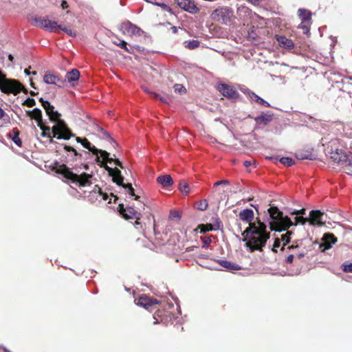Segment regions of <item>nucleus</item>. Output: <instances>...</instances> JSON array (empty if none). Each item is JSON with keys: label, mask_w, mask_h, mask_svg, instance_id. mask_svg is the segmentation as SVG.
<instances>
[{"label": "nucleus", "mask_w": 352, "mask_h": 352, "mask_svg": "<svg viewBox=\"0 0 352 352\" xmlns=\"http://www.w3.org/2000/svg\"><path fill=\"white\" fill-rule=\"evenodd\" d=\"M324 214L320 210H311L309 212V225L321 226L325 222Z\"/></svg>", "instance_id": "obj_15"}, {"label": "nucleus", "mask_w": 352, "mask_h": 352, "mask_svg": "<svg viewBox=\"0 0 352 352\" xmlns=\"http://www.w3.org/2000/svg\"><path fill=\"white\" fill-rule=\"evenodd\" d=\"M280 162L286 166H291L294 164V161L292 158L288 157H283L280 159Z\"/></svg>", "instance_id": "obj_34"}, {"label": "nucleus", "mask_w": 352, "mask_h": 352, "mask_svg": "<svg viewBox=\"0 0 352 352\" xmlns=\"http://www.w3.org/2000/svg\"><path fill=\"white\" fill-rule=\"evenodd\" d=\"M30 86H31L32 88L36 89L35 85H34V82H33V81H32V78H30Z\"/></svg>", "instance_id": "obj_62"}, {"label": "nucleus", "mask_w": 352, "mask_h": 352, "mask_svg": "<svg viewBox=\"0 0 352 352\" xmlns=\"http://www.w3.org/2000/svg\"><path fill=\"white\" fill-rule=\"evenodd\" d=\"M52 170L57 174L61 175L72 184H78L80 187L88 186L92 184L90 181V179L93 177L91 174L82 173L80 175H77L73 173L71 169L64 164H60L58 162H56L52 166Z\"/></svg>", "instance_id": "obj_3"}, {"label": "nucleus", "mask_w": 352, "mask_h": 352, "mask_svg": "<svg viewBox=\"0 0 352 352\" xmlns=\"http://www.w3.org/2000/svg\"><path fill=\"white\" fill-rule=\"evenodd\" d=\"M61 7L64 10L67 9L69 7L67 2L65 0L62 1Z\"/></svg>", "instance_id": "obj_57"}, {"label": "nucleus", "mask_w": 352, "mask_h": 352, "mask_svg": "<svg viewBox=\"0 0 352 352\" xmlns=\"http://www.w3.org/2000/svg\"><path fill=\"white\" fill-rule=\"evenodd\" d=\"M199 228L201 229V232H206L207 231L213 230H217L219 229V226H218L217 228H214L212 224H206V225H199Z\"/></svg>", "instance_id": "obj_33"}, {"label": "nucleus", "mask_w": 352, "mask_h": 352, "mask_svg": "<svg viewBox=\"0 0 352 352\" xmlns=\"http://www.w3.org/2000/svg\"><path fill=\"white\" fill-rule=\"evenodd\" d=\"M100 195H101V196L102 197V199H103V200H104V201L107 200V199H108V195H107L106 192H103L102 191V194H100Z\"/></svg>", "instance_id": "obj_58"}, {"label": "nucleus", "mask_w": 352, "mask_h": 352, "mask_svg": "<svg viewBox=\"0 0 352 352\" xmlns=\"http://www.w3.org/2000/svg\"><path fill=\"white\" fill-rule=\"evenodd\" d=\"M36 104V101L34 98H28L25 101L23 102L22 105L26 106L28 107H32Z\"/></svg>", "instance_id": "obj_38"}, {"label": "nucleus", "mask_w": 352, "mask_h": 352, "mask_svg": "<svg viewBox=\"0 0 352 352\" xmlns=\"http://www.w3.org/2000/svg\"><path fill=\"white\" fill-rule=\"evenodd\" d=\"M122 29L124 30V33L131 35L140 36L143 32V31L140 28L133 24L130 21L124 22L122 24Z\"/></svg>", "instance_id": "obj_17"}, {"label": "nucleus", "mask_w": 352, "mask_h": 352, "mask_svg": "<svg viewBox=\"0 0 352 352\" xmlns=\"http://www.w3.org/2000/svg\"><path fill=\"white\" fill-rule=\"evenodd\" d=\"M305 212V209L302 208L300 210H297V211H295L292 213V214H296V216L294 218V221H295L294 224L295 225H298V224L303 225L308 220L307 218H305L302 216H298V214H304Z\"/></svg>", "instance_id": "obj_24"}, {"label": "nucleus", "mask_w": 352, "mask_h": 352, "mask_svg": "<svg viewBox=\"0 0 352 352\" xmlns=\"http://www.w3.org/2000/svg\"><path fill=\"white\" fill-rule=\"evenodd\" d=\"M43 81L48 85H55L59 87L64 86L65 80L61 79L58 76L51 73L50 72H45L43 76Z\"/></svg>", "instance_id": "obj_16"}, {"label": "nucleus", "mask_w": 352, "mask_h": 352, "mask_svg": "<svg viewBox=\"0 0 352 352\" xmlns=\"http://www.w3.org/2000/svg\"><path fill=\"white\" fill-rule=\"evenodd\" d=\"M103 168L108 172L109 175L112 177V181L116 183L118 186H122L124 188L128 190V193L131 196L135 197V200H138L140 199V196L135 195L134 189L132 187L131 184H124V177L121 174V171L118 168H111L108 165H105L102 164Z\"/></svg>", "instance_id": "obj_6"}, {"label": "nucleus", "mask_w": 352, "mask_h": 352, "mask_svg": "<svg viewBox=\"0 0 352 352\" xmlns=\"http://www.w3.org/2000/svg\"><path fill=\"white\" fill-rule=\"evenodd\" d=\"M186 43H187L186 45V47L190 50H195L200 45V42L197 40H191Z\"/></svg>", "instance_id": "obj_32"}, {"label": "nucleus", "mask_w": 352, "mask_h": 352, "mask_svg": "<svg viewBox=\"0 0 352 352\" xmlns=\"http://www.w3.org/2000/svg\"><path fill=\"white\" fill-rule=\"evenodd\" d=\"M118 211L120 212V213L124 217V214H125L126 210V208H124V204H120L118 205Z\"/></svg>", "instance_id": "obj_49"}, {"label": "nucleus", "mask_w": 352, "mask_h": 352, "mask_svg": "<svg viewBox=\"0 0 352 352\" xmlns=\"http://www.w3.org/2000/svg\"><path fill=\"white\" fill-rule=\"evenodd\" d=\"M174 89L175 92H178L179 94H183L186 92L185 87L180 84H175L174 86Z\"/></svg>", "instance_id": "obj_42"}, {"label": "nucleus", "mask_w": 352, "mask_h": 352, "mask_svg": "<svg viewBox=\"0 0 352 352\" xmlns=\"http://www.w3.org/2000/svg\"><path fill=\"white\" fill-rule=\"evenodd\" d=\"M346 159H344V166H349L352 168V153L348 152L346 153Z\"/></svg>", "instance_id": "obj_37"}, {"label": "nucleus", "mask_w": 352, "mask_h": 352, "mask_svg": "<svg viewBox=\"0 0 352 352\" xmlns=\"http://www.w3.org/2000/svg\"><path fill=\"white\" fill-rule=\"evenodd\" d=\"M207 208H208V202L206 199L201 200L197 204V209H199V210L204 211V210H206Z\"/></svg>", "instance_id": "obj_39"}, {"label": "nucleus", "mask_w": 352, "mask_h": 352, "mask_svg": "<svg viewBox=\"0 0 352 352\" xmlns=\"http://www.w3.org/2000/svg\"><path fill=\"white\" fill-rule=\"evenodd\" d=\"M292 234V232L287 231L285 234L281 235L280 240L283 242V247L290 241V236Z\"/></svg>", "instance_id": "obj_35"}, {"label": "nucleus", "mask_w": 352, "mask_h": 352, "mask_svg": "<svg viewBox=\"0 0 352 352\" xmlns=\"http://www.w3.org/2000/svg\"><path fill=\"white\" fill-rule=\"evenodd\" d=\"M280 239L276 238L274 241L272 250L274 252H277L276 248H278L280 246Z\"/></svg>", "instance_id": "obj_46"}, {"label": "nucleus", "mask_w": 352, "mask_h": 352, "mask_svg": "<svg viewBox=\"0 0 352 352\" xmlns=\"http://www.w3.org/2000/svg\"><path fill=\"white\" fill-rule=\"evenodd\" d=\"M34 25L41 28L48 30L51 32L60 33L61 25H58L57 22L51 21L45 17H35L34 19Z\"/></svg>", "instance_id": "obj_8"}, {"label": "nucleus", "mask_w": 352, "mask_h": 352, "mask_svg": "<svg viewBox=\"0 0 352 352\" xmlns=\"http://www.w3.org/2000/svg\"><path fill=\"white\" fill-rule=\"evenodd\" d=\"M8 59H9L10 61H13V60H14V56H13L12 54H9V55H8Z\"/></svg>", "instance_id": "obj_64"}, {"label": "nucleus", "mask_w": 352, "mask_h": 352, "mask_svg": "<svg viewBox=\"0 0 352 352\" xmlns=\"http://www.w3.org/2000/svg\"><path fill=\"white\" fill-rule=\"evenodd\" d=\"M342 270L345 272H352V263H343Z\"/></svg>", "instance_id": "obj_43"}, {"label": "nucleus", "mask_w": 352, "mask_h": 352, "mask_svg": "<svg viewBox=\"0 0 352 352\" xmlns=\"http://www.w3.org/2000/svg\"><path fill=\"white\" fill-rule=\"evenodd\" d=\"M219 263L223 267H226L227 269L230 270H240L241 267H239L237 265L232 264L231 262L228 261L226 260H220L219 261Z\"/></svg>", "instance_id": "obj_29"}, {"label": "nucleus", "mask_w": 352, "mask_h": 352, "mask_svg": "<svg viewBox=\"0 0 352 352\" xmlns=\"http://www.w3.org/2000/svg\"><path fill=\"white\" fill-rule=\"evenodd\" d=\"M139 216H141V214L138 212L133 207H126V210L123 217L126 219H133L137 218Z\"/></svg>", "instance_id": "obj_25"}, {"label": "nucleus", "mask_w": 352, "mask_h": 352, "mask_svg": "<svg viewBox=\"0 0 352 352\" xmlns=\"http://www.w3.org/2000/svg\"><path fill=\"white\" fill-rule=\"evenodd\" d=\"M173 217H178L179 218L180 217V215H179V213L178 212H175L173 214Z\"/></svg>", "instance_id": "obj_60"}, {"label": "nucleus", "mask_w": 352, "mask_h": 352, "mask_svg": "<svg viewBox=\"0 0 352 352\" xmlns=\"http://www.w3.org/2000/svg\"><path fill=\"white\" fill-rule=\"evenodd\" d=\"M298 15L302 21H305L308 19V16H306L307 10L305 9H299L298 11Z\"/></svg>", "instance_id": "obj_44"}, {"label": "nucleus", "mask_w": 352, "mask_h": 352, "mask_svg": "<svg viewBox=\"0 0 352 352\" xmlns=\"http://www.w3.org/2000/svg\"><path fill=\"white\" fill-rule=\"evenodd\" d=\"M337 242V238L331 233H326L322 238V242L314 241L311 246L314 250H320L324 252L325 250L330 249L333 244Z\"/></svg>", "instance_id": "obj_9"}, {"label": "nucleus", "mask_w": 352, "mask_h": 352, "mask_svg": "<svg viewBox=\"0 0 352 352\" xmlns=\"http://www.w3.org/2000/svg\"><path fill=\"white\" fill-rule=\"evenodd\" d=\"M179 190L184 195H188L190 192V187L186 180H180L179 182Z\"/></svg>", "instance_id": "obj_28"}, {"label": "nucleus", "mask_w": 352, "mask_h": 352, "mask_svg": "<svg viewBox=\"0 0 352 352\" xmlns=\"http://www.w3.org/2000/svg\"><path fill=\"white\" fill-rule=\"evenodd\" d=\"M293 260H294V255L290 254L287 257L286 262L288 263H292L293 262Z\"/></svg>", "instance_id": "obj_56"}, {"label": "nucleus", "mask_w": 352, "mask_h": 352, "mask_svg": "<svg viewBox=\"0 0 352 352\" xmlns=\"http://www.w3.org/2000/svg\"><path fill=\"white\" fill-rule=\"evenodd\" d=\"M76 140L78 143H80L82 146L91 151L94 155H96V162L98 166L103 168V164L107 165V162H111L112 158L109 157V153L104 150L97 148L95 146H93L91 142L85 138H81L80 137H76Z\"/></svg>", "instance_id": "obj_5"}, {"label": "nucleus", "mask_w": 352, "mask_h": 352, "mask_svg": "<svg viewBox=\"0 0 352 352\" xmlns=\"http://www.w3.org/2000/svg\"><path fill=\"white\" fill-rule=\"evenodd\" d=\"M20 131L17 128H14L10 133L9 137L12 138V141L19 146L22 144V141L19 138Z\"/></svg>", "instance_id": "obj_26"}, {"label": "nucleus", "mask_w": 352, "mask_h": 352, "mask_svg": "<svg viewBox=\"0 0 352 352\" xmlns=\"http://www.w3.org/2000/svg\"><path fill=\"white\" fill-rule=\"evenodd\" d=\"M60 30L65 32L67 34L71 36H73V37H75L76 36V31L72 30V29H69V28H67V27H63L62 26V28H60Z\"/></svg>", "instance_id": "obj_40"}, {"label": "nucleus", "mask_w": 352, "mask_h": 352, "mask_svg": "<svg viewBox=\"0 0 352 352\" xmlns=\"http://www.w3.org/2000/svg\"><path fill=\"white\" fill-rule=\"evenodd\" d=\"M157 182L164 188H168L173 184V180L170 175H160L157 177Z\"/></svg>", "instance_id": "obj_21"}, {"label": "nucleus", "mask_w": 352, "mask_h": 352, "mask_svg": "<svg viewBox=\"0 0 352 352\" xmlns=\"http://www.w3.org/2000/svg\"><path fill=\"white\" fill-rule=\"evenodd\" d=\"M243 165L245 166V167H248L251 165V162L250 161H245L243 162Z\"/></svg>", "instance_id": "obj_59"}, {"label": "nucleus", "mask_w": 352, "mask_h": 352, "mask_svg": "<svg viewBox=\"0 0 352 352\" xmlns=\"http://www.w3.org/2000/svg\"><path fill=\"white\" fill-rule=\"evenodd\" d=\"M159 6H160L164 10L167 11L170 13H173L172 9L167 5L164 3H157Z\"/></svg>", "instance_id": "obj_48"}, {"label": "nucleus", "mask_w": 352, "mask_h": 352, "mask_svg": "<svg viewBox=\"0 0 352 352\" xmlns=\"http://www.w3.org/2000/svg\"><path fill=\"white\" fill-rule=\"evenodd\" d=\"M346 153L341 150L336 149L331 153L330 158L340 165H344Z\"/></svg>", "instance_id": "obj_18"}, {"label": "nucleus", "mask_w": 352, "mask_h": 352, "mask_svg": "<svg viewBox=\"0 0 352 352\" xmlns=\"http://www.w3.org/2000/svg\"><path fill=\"white\" fill-rule=\"evenodd\" d=\"M174 2L180 8L189 13L196 14L199 12V8L192 0H174Z\"/></svg>", "instance_id": "obj_13"}, {"label": "nucleus", "mask_w": 352, "mask_h": 352, "mask_svg": "<svg viewBox=\"0 0 352 352\" xmlns=\"http://www.w3.org/2000/svg\"><path fill=\"white\" fill-rule=\"evenodd\" d=\"M257 125L266 126L272 120V115L270 113H262L259 116L254 118Z\"/></svg>", "instance_id": "obj_19"}, {"label": "nucleus", "mask_w": 352, "mask_h": 352, "mask_svg": "<svg viewBox=\"0 0 352 352\" xmlns=\"http://www.w3.org/2000/svg\"><path fill=\"white\" fill-rule=\"evenodd\" d=\"M149 94L153 97V98L156 100H160L162 102L166 103V99L164 97L160 96L159 94L155 93V92H149Z\"/></svg>", "instance_id": "obj_41"}, {"label": "nucleus", "mask_w": 352, "mask_h": 352, "mask_svg": "<svg viewBox=\"0 0 352 352\" xmlns=\"http://www.w3.org/2000/svg\"><path fill=\"white\" fill-rule=\"evenodd\" d=\"M267 211L271 219L270 228L272 231L286 230L294 224L287 216L283 217V212L280 211L276 206H270Z\"/></svg>", "instance_id": "obj_4"}, {"label": "nucleus", "mask_w": 352, "mask_h": 352, "mask_svg": "<svg viewBox=\"0 0 352 352\" xmlns=\"http://www.w3.org/2000/svg\"><path fill=\"white\" fill-rule=\"evenodd\" d=\"M1 87L0 89L3 93L17 95L21 91L22 84L16 80L6 79Z\"/></svg>", "instance_id": "obj_11"}, {"label": "nucleus", "mask_w": 352, "mask_h": 352, "mask_svg": "<svg viewBox=\"0 0 352 352\" xmlns=\"http://www.w3.org/2000/svg\"><path fill=\"white\" fill-rule=\"evenodd\" d=\"M211 18L213 21L228 25L231 23V19L233 16V12L231 9L226 7H221L215 9L211 14Z\"/></svg>", "instance_id": "obj_7"}, {"label": "nucleus", "mask_w": 352, "mask_h": 352, "mask_svg": "<svg viewBox=\"0 0 352 352\" xmlns=\"http://www.w3.org/2000/svg\"><path fill=\"white\" fill-rule=\"evenodd\" d=\"M80 78V72L77 69H72L66 74L65 79L70 83L77 81Z\"/></svg>", "instance_id": "obj_23"}, {"label": "nucleus", "mask_w": 352, "mask_h": 352, "mask_svg": "<svg viewBox=\"0 0 352 352\" xmlns=\"http://www.w3.org/2000/svg\"><path fill=\"white\" fill-rule=\"evenodd\" d=\"M37 126L42 130V133H41V136L42 137L51 138L50 131L52 129H50V126H45L43 124V123H40Z\"/></svg>", "instance_id": "obj_30"}, {"label": "nucleus", "mask_w": 352, "mask_h": 352, "mask_svg": "<svg viewBox=\"0 0 352 352\" xmlns=\"http://www.w3.org/2000/svg\"><path fill=\"white\" fill-rule=\"evenodd\" d=\"M39 102L42 104V106L44 109H45L47 107H50V102L47 100H44L43 98L39 99Z\"/></svg>", "instance_id": "obj_52"}, {"label": "nucleus", "mask_w": 352, "mask_h": 352, "mask_svg": "<svg viewBox=\"0 0 352 352\" xmlns=\"http://www.w3.org/2000/svg\"><path fill=\"white\" fill-rule=\"evenodd\" d=\"M64 150L67 152H72L74 154V156L75 157L74 160H77L82 157V155L80 153H78L74 147H72L71 146L65 144Z\"/></svg>", "instance_id": "obj_31"}, {"label": "nucleus", "mask_w": 352, "mask_h": 352, "mask_svg": "<svg viewBox=\"0 0 352 352\" xmlns=\"http://www.w3.org/2000/svg\"><path fill=\"white\" fill-rule=\"evenodd\" d=\"M30 67H29V68H28V69H25V71H24L25 74L27 76H29V75H30V74L36 75V74H37V73H36V72H30Z\"/></svg>", "instance_id": "obj_55"}, {"label": "nucleus", "mask_w": 352, "mask_h": 352, "mask_svg": "<svg viewBox=\"0 0 352 352\" xmlns=\"http://www.w3.org/2000/svg\"><path fill=\"white\" fill-rule=\"evenodd\" d=\"M160 311L159 309L157 310V311H155V313L154 314V316H153V318L155 320L153 323L154 324H157L159 323V321L157 318V316H160Z\"/></svg>", "instance_id": "obj_53"}, {"label": "nucleus", "mask_w": 352, "mask_h": 352, "mask_svg": "<svg viewBox=\"0 0 352 352\" xmlns=\"http://www.w3.org/2000/svg\"><path fill=\"white\" fill-rule=\"evenodd\" d=\"M44 109L49 116L50 120L56 124L52 128V133L54 138H56L58 140L63 139L68 140L72 137L76 136L68 127L65 122L60 118V114L58 111H54L53 105L50 104L49 107H47Z\"/></svg>", "instance_id": "obj_2"}, {"label": "nucleus", "mask_w": 352, "mask_h": 352, "mask_svg": "<svg viewBox=\"0 0 352 352\" xmlns=\"http://www.w3.org/2000/svg\"><path fill=\"white\" fill-rule=\"evenodd\" d=\"M21 91H23L24 94H28V90L24 88V87L22 85V88H21Z\"/></svg>", "instance_id": "obj_61"}, {"label": "nucleus", "mask_w": 352, "mask_h": 352, "mask_svg": "<svg viewBox=\"0 0 352 352\" xmlns=\"http://www.w3.org/2000/svg\"><path fill=\"white\" fill-rule=\"evenodd\" d=\"M114 43L119 46L120 48L124 50L126 52H129L127 48V43L124 41H120L119 43L115 41Z\"/></svg>", "instance_id": "obj_45"}, {"label": "nucleus", "mask_w": 352, "mask_h": 352, "mask_svg": "<svg viewBox=\"0 0 352 352\" xmlns=\"http://www.w3.org/2000/svg\"><path fill=\"white\" fill-rule=\"evenodd\" d=\"M228 180H221V181H218L217 182L214 183V186H219V185H221V184H228Z\"/></svg>", "instance_id": "obj_54"}, {"label": "nucleus", "mask_w": 352, "mask_h": 352, "mask_svg": "<svg viewBox=\"0 0 352 352\" xmlns=\"http://www.w3.org/2000/svg\"><path fill=\"white\" fill-rule=\"evenodd\" d=\"M239 219L249 223V226L242 232L243 241H246L245 246L251 252L256 250L263 251L267 240L270 237V233L267 231L265 223L257 217L253 221L254 213L252 209L246 208L239 213Z\"/></svg>", "instance_id": "obj_1"}, {"label": "nucleus", "mask_w": 352, "mask_h": 352, "mask_svg": "<svg viewBox=\"0 0 352 352\" xmlns=\"http://www.w3.org/2000/svg\"><path fill=\"white\" fill-rule=\"evenodd\" d=\"M276 38L280 47L285 49H292L294 47L293 41L284 36L276 35Z\"/></svg>", "instance_id": "obj_20"}, {"label": "nucleus", "mask_w": 352, "mask_h": 352, "mask_svg": "<svg viewBox=\"0 0 352 352\" xmlns=\"http://www.w3.org/2000/svg\"><path fill=\"white\" fill-rule=\"evenodd\" d=\"M91 193H95V194L100 195V194H102V190L99 187V186L95 185L94 187V189L91 191Z\"/></svg>", "instance_id": "obj_50"}, {"label": "nucleus", "mask_w": 352, "mask_h": 352, "mask_svg": "<svg viewBox=\"0 0 352 352\" xmlns=\"http://www.w3.org/2000/svg\"><path fill=\"white\" fill-rule=\"evenodd\" d=\"M111 158H112V160L111 161V162H110V163H111V162H114V164H115L116 166H119V167H120V168H124L122 163V162H121L118 159H113V157H111Z\"/></svg>", "instance_id": "obj_51"}, {"label": "nucleus", "mask_w": 352, "mask_h": 352, "mask_svg": "<svg viewBox=\"0 0 352 352\" xmlns=\"http://www.w3.org/2000/svg\"><path fill=\"white\" fill-rule=\"evenodd\" d=\"M30 94L32 96H34L37 95V94H38V93L34 92V91H30Z\"/></svg>", "instance_id": "obj_63"}, {"label": "nucleus", "mask_w": 352, "mask_h": 352, "mask_svg": "<svg viewBox=\"0 0 352 352\" xmlns=\"http://www.w3.org/2000/svg\"><path fill=\"white\" fill-rule=\"evenodd\" d=\"M218 91L226 98L236 99L239 97V92L232 87L221 83L217 86Z\"/></svg>", "instance_id": "obj_14"}, {"label": "nucleus", "mask_w": 352, "mask_h": 352, "mask_svg": "<svg viewBox=\"0 0 352 352\" xmlns=\"http://www.w3.org/2000/svg\"><path fill=\"white\" fill-rule=\"evenodd\" d=\"M249 96L250 98L254 102H257L258 104H260L265 107H270V104L265 101V100H263V98H261V97H259L257 94H256L254 92H250L249 93Z\"/></svg>", "instance_id": "obj_27"}, {"label": "nucleus", "mask_w": 352, "mask_h": 352, "mask_svg": "<svg viewBox=\"0 0 352 352\" xmlns=\"http://www.w3.org/2000/svg\"><path fill=\"white\" fill-rule=\"evenodd\" d=\"M0 119L3 120L4 124L10 123V116L0 107Z\"/></svg>", "instance_id": "obj_36"}, {"label": "nucleus", "mask_w": 352, "mask_h": 352, "mask_svg": "<svg viewBox=\"0 0 352 352\" xmlns=\"http://www.w3.org/2000/svg\"><path fill=\"white\" fill-rule=\"evenodd\" d=\"M147 222L142 221L140 219V216L135 218V221L133 223L135 228L139 231L142 232L144 234H145V230L151 227L155 230V221L154 217L152 215H149L147 217Z\"/></svg>", "instance_id": "obj_12"}, {"label": "nucleus", "mask_w": 352, "mask_h": 352, "mask_svg": "<svg viewBox=\"0 0 352 352\" xmlns=\"http://www.w3.org/2000/svg\"><path fill=\"white\" fill-rule=\"evenodd\" d=\"M104 138L109 139L111 142H112V143H113L115 145H117V143L114 141V140L111 138L110 133L107 131H104L102 133Z\"/></svg>", "instance_id": "obj_47"}, {"label": "nucleus", "mask_w": 352, "mask_h": 352, "mask_svg": "<svg viewBox=\"0 0 352 352\" xmlns=\"http://www.w3.org/2000/svg\"><path fill=\"white\" fill-rule=\"evenodd\" d=\"M136 305H140L149 311H152L157 309L160 302L155 298L147 296L145 294L141 295L135 300Z\"/></svg>", "instance_id": "obj_10"}, {"label": "nucleus", "mask_w": 352, "mask_h": 352, "mask_svg": "<svg viewBox=\"0 0 352 352\" xmlns=\"http://www.w3.org/2000/svg\"><path fill=\"white\" fill-rule=\"evenodd\" d=\"M27 114L31 118L34 119L36 121L37 125L39 124L40 123H43L42 112L39 109L35 108L31 111H27Z\"/></svg>", "instance_id": "obj_22"}]
</instances>
